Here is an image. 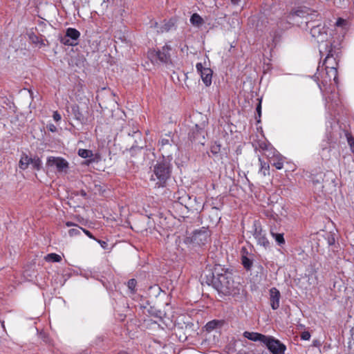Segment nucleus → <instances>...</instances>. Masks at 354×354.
Masks as SVG:
<instances>
[{"label": "nucleus", "mask_w": 354, "mask_h": 354, "mask_svg": "<svg viewBox=\"0 0 354 354\" xmlns=\"http://www.w3.org/2000/svg\"><path fill=\"white\" fill-rule=\"evenodd\" d=\"M310 23L306 21L307 26L310 28V35L319 44V53H326L328 46L335 41L331 36V30L321 22Z\"/></svg>", "instance_id": "nucleus-1"}, {"label": "nucleus", "mask_w": 354, "mask_h": 354, "mask_svg": "<svg viewBox=\"0 0 354 354\" xmlns=\"http://www.w3.org/2000/svg\"><path fill=\"white\" fill-rule=\"evenodd\" d=\"M171 160L172 158L167 159L162 158V160L157 161L154 165L151 179L158 180L156 183L158 187H164L167 180L170 178L171 172L170 161Z\"/></svg>", "instance_id": "nucleus-2"}, {"label": "nucleus", "mask_w": 354, "mask_h": 354, "mask_svg": "<svg viewBox=\"0 0 354 354\" xmlns=\"http://www.w3.org/2000/svg\"><path fill=\"white\" fill-rule=\"evenodd\" d=\"M339 53L340 43L333 41V44L328 46V50L326 53H319L322 57L325 56L323 63L320 65L323 66V68H330L331 75H334L335 70L337 68Z\"/></svg>", "instance_id": "nucleus-3"}, {"label": "nucleus", "mask_w": 354, "mask_h": 354, "mask_svg": "<svg viewBox=\"0 0 354 354\" xmlns=\"http://www.w3.org/2000/svg\"><path fill=\"white\" fill-rule=\"evenodd\" d=\"M331 74L330 68H323V66L319 64L315 76L318 81V86L324 96L328 92V86L331 84L332 81L337 84V71L335 70V74Z\"/></svg>", "instance_id": "nucleus-4"}, {"label": "nucleus", "mask_w": 354, "mask_h": 354, "mask_svg": "<svg viewBox=\"0 0 354 354\" xmlns=\"http://www.w3.org/2000/svg\"><path fill=\"white\" fill-rule=\"evenodd\" d=\"M214 286L218 291L225 295H234L237 293L234 282L227 274H220L214 281Z\"/></svg>", "instance_id": "nucleus-5"}, {"label": "nucleus", "mask_w": 354, "mask_h": 354, "mask_svg": "<svg viewBox=\"0 0 354 354\" xmlns=\"http://www.w3.org/2000/svg\"><path fill=\"white\" fill-rule=\"evenodd\" d=\"M209 232L203 228L196 230L190 236H187L185 243L192 244L193 246H202L209 241Z\"/></svg>", "instance_id": "nucleus-6"}, {"label": "nucleus", "mask_w": 354, "mask_h": 354, "mask_svg": "<svg viewBox=\"0 0 354 354\" xmlns=\"http://www.w3.org/2000/svg\"><path fill=\"white\" fill-rule=\"evenodd\" d=\"M171 48L169 45L165 44L161 50H150L148 52V57L153 64L167 63L170 60V50Z\"/></svg>", "instance_id": "nucleus-7"}, {"label": "nucleus", "mask_w": 354, "mask_h": 354, "mask_svg": "<svg viewBox=\"0 0 354 354\" xmlns=\"http://www.w3.org/2000/svg\"><path fill=\"white\" fill-rule=\"evenodd\" d=\"M159 145V150L161 151L163 158H172L173 153L176 152L178 150L177 146L174 144L173 140L169 135H167L166 138H162Z\"/></svg>", "instance_id": "nucleus-8"}, {"label": "nucleus", "mask_w": 354, "mask_h": 354, "mask_svg": "<svg viewBox=\"0 0 354 354\" xmlns=\"http://www.w3.org/2000/svg\"><path fill=\"white\" fill-rule=\"evenodd\" d=\"M263 345L272 354H283L286 351V346L271 335H267Z\"/></svg>", "instance_id": "nucleus-9"}, {"label": "nucleus", "mask_w": 354, "mask_h": 354, "mask_svg": "<svg viewBox=\"0 0 354 354\" xmlns=\"http://www.w3.org/2000/svg\"><path fill=\"white\" fill-rule=\"evenodd\" d=\"M46 165L49 167H53L58 172H66L68 168V162L63 158L50 156L47 158Z\"/></svg>", "instance_id": "nucleus-10"}, {"label": "nucleus", "mask_w": 354, "mask_h": 354, "mask_svg": "<svg viewBox=\"0 0 354 354\" xmlns=\"http://www.w3.org/2000/svg\"><path fill=\"white\" fill-rule=\"evenodd\" d=\"M80 36V32L75 28H68L66 29V35L62 38L61 41L64 45L75 46Z\"/></svg>", "instance_id": "nucleus-11"}, {"label": "nucleus", "mask_w": 354, "mask_h": 354, "mask_svg": "<svg viewBox=\"0 0 354 354\" xmlns=\"http://www.w3.org/2000/svg\"><path fill=\"white\" fill-rule=\"evenodd\" d=\"M196 68L205 86H209L212 84V69L209 67H204L201 63H197Z\"/></svg>", "instance_id": "nucleus-12"}, {"label": "nucleus", "mask_w": 354, "mask_h": 354, "mask_svg": "<svg viewBox=\"0 0 354 354\" xmlns=\"http://www.w3.org/2000/svg\"><path fill=\"white\" fill-rule=\"evenodd\" d=\"M254 237L257 241V243L265 248H267L270 246V242L266 236V233L262 231V229L260 225H257L254 224Z\"/></svg>", "instance_id": "nucleus-13"}, {"label": "nucleus", "mask_w": 354, "mask_h": 354, "mask_svg": "<svg viewBox=\"0 0 354 354\" xmlns=\"http://www.w3.org/2000/svg\"><path fill=\"white\" fill-rule=\"evenodd\" d=\"M190 138L199 143L203 144L205 140V131L203 128L196 124L189 133Z\"/></svg>", "instance_id": "nucleus-14"}, {"label": "nucleus", "mask_w": 354, "mask_h": 354, "mask_svg": "<svg viewBox=\"0 0 354 354\" xmlns=\"http://www.w3.org/2000/svg\"><path fill=\"white\" fill-rule=\"evenodd\" d=\"M269 292L270 306L273 310H277L279 308L280 292L276 288H270Z\"/></svg>", "instance_id": "nucleus-15"}, {"label": "nucleus", "mask_w": 354, "mask_h": 354, "mask_svg": "<svg viewBox=\"0 0 354 354\" xmlns=\"http://www.w3.org/2000/svg\"><path fill=\"white\" fill-rule=\"evenodd\" d=\"M325 101L326 109L328 111H333L336 106L339 105V103L338 95L332 91L330 95L325 98Z\"/></svg>", "instance_id": "nucleus-16"}, {"label": "nucleus", "mask_w": 354, "mask_h": 354, "mask_svg": "<svg viewBox=\"0 0 354 354\" xmlns=\"http://www.w3.org/2000/svg\"><path fill=\"white\" fill-rule=\"evenodd\" d=\"M243 337L251 341L260 342L263 344L267 335L255 332L245 331L243 333Z\"/></svg>", "instance_id": "nucleus-17"}, {"label": "nucleus", "mask_w": 354, "mask_h": 354, "mask_svg": "<svg viewBox=\"0 0 354 354\" xmlns=\"http://www.w3.org/2000/svg\"><path fill=\"white\" fill-rule=\"evenodd\" d=\"M71 113L74 118L80 124H84L86 119L80 110V107L77 104H73L71 106Z\"/></svg>", "instance_id": "nucleus-18"}, {"label": "nucleus", "mask_w": 354, "mask_h": 354, "mask_svg": "<svg viewBox=\"0 0 354 354\" xmlns=\"http://www.w3.org/2000/svg\"><path fill=\"white\" fill-rule=\"evenodd\" d=\"M309 10L307 8H300L295 10L294 12H291L288 18L290 20H294L295 17H306L308 18L310 16Z\"/></svg>", "instance_id": "nucleus-19"}, {"label": "nucleus", "mask_w": 354, "mask_h": 354, "mask_svg": "<svg viewBox=\"0 0 354 354\" xmlns=\"http://www.w3.org/2000/svg\"><path fill=\"white\" fill-rule=\"evenodd\" d=\"M241 263L247 270H250L253 264L252 259L246 254V249L243 248L241 251Z\"/></svg>", "instance_id": "nucleus-20"}, {"label": "nucleus", "mask_w": 354, "mask_h": 354, "mask_svg": "<svg viewBox=\"0 0 354 354\" xmlns=\"http://www.w3.org/2000/svg\"><path fill=\"white\" fill-rule=\"evenodd\" d=\"M191 24L196 28H201L205 23L203 19L198 14L194 13L189 19Z\"/></svg>", "instance_id": "nucleus-21"}, {"label": "nucleus", "mask_w": 354, "mask_h": 354, "mask_svg": "<svg viewBox=\"0 0 354 354\" xmlns=\"http://www.w3.org/2000/svg\"><path fill=\"white\" fill-rule=\"evenodd\" d=\"M244 346V343L241 341H235L232 344L229 345L228 348V352L230 354H235V351L236 350V348H239L240 346ZM236 354H249L248 353H246L245 351H239Z\"/></svg>", "instance_id": "nucleus-22"}, {"label": "nucleus", "mask_w": 354, "mask_h": 354, "mask_svg": "<svg viewBox=\"0 0 354 354\" xmlns=\"http://www.w3.org/2000/svg\"><path fill=\"white\" fill-rule=\"evenodd\" d=\"M30 164V158L26 154H23L19 160V167L21 169L25 170Z\"/></svg>", "instance_id": "nucleus-23"}, {"label": "nucleus", "mask_w": 354, "mask_h": 354, "mask_svg": "<svg viewBox=\"0 0 354 354\" xmlns=\"http://www.w3.org/2000/svg\"><path fill=\"white\" fill-rule=\"evenodd\" d=\"M221 325V322L218 320H212L207 322L205 326V330L207 332H211L212 330L216 328L218 326Z\"/></svg>", "instance_id": "nucleus-24"}, {"label": "nucleus", "mask_w": 354, "mask_h": 354, "mask_svg": "<svg viewBox=\"0 0 354 354\" xmlns=\"http://www.w3.org/2000/svg\"><path fill=\"white\" fill-rule=\"evenodd\" d=\"M44 259L48 262H59L62 260V257L57 254L50 253L47 254Z\"/></svg>", "instance_id": "nucleus-25"}, {"label": "nucleus", "mask_w": 354, "mask_h": 354, "mask_svg": "<svg viewBox=\"0 0 354 354\" xmlns=\"http://www.w3.org/2000/svg\"><path fill=\"white\" fill-rule=\"evenodd\" d=\"M32 167L34 169H36L37 171L40 170L41 167V160L38 157H35L34 158H30V164Z\"/></svg>", "instance_id": "nucleus-26"}, {"label": "nucleus", "mask_w": 354, "mask_h": 354, "mask_svg": "<svg viewBox=\"0 0 354 354\" xmlns=\"http://www.w3.org/2000/svg\"><path fill=\"white\" fill-rule=\"evenodd\" d=\"M344 133L346 138L347 142L350 147V149H351V151H353L354 150V138L351 135V133L347 131H344Z\"/></svg>", "instance_id": "nucleus-27"}, {"label": "nucleus", "mask_w": 354, "mask_h": 354, "mask_svg": "<svg viewBox=\"0 0 354 354\" xmlns=\"http://www.w3.org/2000/svg\"><path fill=\"white\" fill-rule=\"evenodd\" d=\"M344 133L346 138L347 142L350 147V149H351V151H353L354 150V138L351 135V133L347 131H344Z\"/></svg>", "instance_id": "nucleus-28"}, {"label": "nucleus", "mask_w": 354, "mask_h": 354, "mask_svg": "<svg viewBox=\"0 0 354 354\" xmlns=\"http://www.w3.org/2000/svg\"><path fill=\"white\" fill-rule=\"evenodd\" d=\"M78 155L83 158H91L93 152L91 150L80 149L78 150Z\"/></svg>", "instance_id": "nucleus-29"}, {"label": "nucleus", "mask_w": 354, "mask_h": 354, "mask_svg": "<svg viewBox=\"0 0 354 354\" xmlns=\"http://www.w3.org/2000/svg\"><path fill=\"white\" fill-rule=\"evenodd\" d=\"M271 164H272L277 169H281L283 166V160L281 157L277 158L276 160L273 158Z\"/></svg>", "instance_id": "nucleus-30"}, {"label": "nucleus", "mask_w": 354, "mask_h": 354, "mask_svg": "<svg viewBox=\"0 0 354 354\" xmlns=\"http://www.w3.org/2000/svg\"><path fill=\"white\" fill-rule=\"evenodd\" d=\"M259 161L261 162V169L259 172L263 176H266V175L269 174V165L266 164V162H262L261 158H259Z\"/></svg>", "instance_id": "nucleus-31"}, {"label": "nucleus", "mask_w": 354, "mask_h": 354, "mask_svg": "<svg viewBox=\"0 0 354 354\" xmlns=\"http://www.w3.org/2000/svg\"><path fill=\"white\" fill-rule=\"evenodd\" d=\"M75 227V228H72L68 230V234L70 236H75L81 234V232L82 231V227H79L77 225Z\"/></svg>", "instance_id": "nucleus-32"}, {"label": "nucleus", "mask_w": 354, "mask_h": 354, "mask_svg": "<svg viewBox=\"0 0 354 354\" xmlns=\"http://www.w3.org/2000/svg\"><path fill=\"white\" fill-rule=\"evenodd\" d=\"M272 236L274 237L275 241L278 243L279 245H281L285 243V240H284L283 234L272 233Z\"/></svg>", "instance_id": "nucleus-33"}, {"label": "nucleus", "mask_w": 354, "mask_h": 354, "mask_svg": "<svg viewBox=\"0 0 354 354\" xmlns=\"http://www.w3.org/2000/svg\"><path fill=\"white\" fill-rule=\"evenodd\" d=\"M136 281L134 279H130L127 283L128 288L131 290V292H134L135 288L136 286Z\"/></svg>", "instance_id": "nucleus-34"}, {"label": "nucleus", "mask_w": 354, "mask_h": 354, "mask_svg": "<svg viewBox=\"0 0 354 354\" xmlns=\"http://www.w3.org/2000/svg\"><path fill=\"white\" fill-rule=\"evenodd\" d=\"M335 25L337 28L341 27V28H345L347 25V21L342 18H339L337 20Z\"/></svg>", "instance_id": "nucleus-35"}, {"label": "nucleus", "mask_w": 354, "mask_h": 354, "mask_svg": "<svg viewBox=\"0 0 354 354\" xmlns=\"http://www.w3.org/2000/svg\"><path fill=\"white\" fill-rule=\"evenodd\" d=\"M308 281L310 285L315 286L317 284V277L315 274L309 275Z\"/></svg>", "instance_id": "nucleus-36"}, {"label": "nucleus", "mask_w": 354, "mask_h": 354, "mask_svg": "<svg viewBox=\"0 0 354 354\" xmlns=\"http://www.w3.org/2000/svg\"><path fill=\"white\" fill-rule=\"evenodd\" d=\"M174 24L172 21H169L166 23L163 27L161 28L160 31H169L172 26H174Z\"/></svg>", "instance_id": "nucleus-37"}, {"label": "nucleus", "mask_w": 354, "mask_h": 354, "mask_svg": "<svg viewBox=\"0 0 354 354\" xmlns=\"http://www.w3.org/2000/svg\"><path fill=\"white\" fill-rule=\"evenodd\" d=\"M310 337L311 335L308 331H304L301 334V338L303 340H309L310 339Z\"/></svg>", "instance_id": "nucleus-38"}, {"label": "nucleus", "mask_w": 354, "mask_h": 354, "mask_svg": "<svg viewBox=\"0 0 354 354\" xmlns=\"http://www.w3.org/2000/svg\"><path fill=\"white\" fill-rule=\"evenodd\" d=\"M53 118L56 122H59L62 119L61 115L57 111L53 112Z\"/></svg>", "instance_id": "nucleus-39"}, {"label": "nucleus", "mask_w": 354, "mask_h": 354, "mask_svg": "<svg viewBox=\"0 0 354 354\" xmlns=\"http://www.w3.org/2000/svg\"><path fill=\"white\" fill-rule=\"evenodd\" d=\"M47 129L51 132H56L57 127L53 124H49L47 125Z\"/></svg>", "instance_id": "nucleus-40"}, {"label": "nucleus", "mask_w": 354, "mask_h": 354, "mask_svg": "<svg viewBox=\"0 0 354 354\" xmlns=\"http://www.w3.org/2000/svg\"><path fill=\"white\" fill-rule=\"evenodd\" d=\"M257 112L258 113L259 117H261V102L260 101L257 106Z\"/></svg>", "instance_id": "nucleus-41"}, {"label": "nucleus", "mask_w": 354, "mask_h": 354, "mask_svg": "<svg viewBox=\"0 0 354 354\" xmlns=\"http://www.w3.org/2000/svg\"><path fill=\"white\" fill-rule=\"evenodd\" d=\"M82 232L91 239H94L92 234L87 230L82 228Z\"/></svg>", "instance_id": "nucleus-42"}, {"label": "nucleus", "mask_w": 354, "mask_h": 354, "mask_svg": "<svg viewBox=\"0 0 354 354\" xmlns=\"http://www.w3.org/2000/svg\"><path fill=\"white\" fill-rule=\"evenodd\" d=\"M335 139H336V138H335L334 133L332 132H330V138H328V140H330V143L333 142L334 140H335Z\"/></svg>", "instance_id": "nucleus-43"}, {"label": "nucleus", "mask_w": 354, "mask_h": 354, "mask_svg": "<svg viewBox=\"0 0 354 354\" xmlns=\"http://www.w3.org/2000/svg\"><path fill=\"white\" fill-rule=\"evenodd\" d=\"M81 275H82L83 277H84L86 279H88L90 277H91V272L90 273H88V272H84L82 271H81V273H80Z\"/></svg>", "instance_id": "nucleus-44"}, {"label": "nucleus", "mask_w": 354, "mask_h": 354, "mask_svg": "<svg viewBox=\"0 0 354 354\" xmlns=\"http://www.w3.org/2000/svg\"><path fill=\"white\" fill-rule=\"evenodd\" d=\"M218 150H219V146L212 147V152L214 153H216Z\"/></svg>", "instance_id": "nucleus-45"}, {"label": "nucleus", "mask_w": 354, "mask_h": 354, "mask_svg": "<svg viewBox=\"0 0 354 354\" xmlns=\"http://www.w3.org/2000/svg\"><path fill=\"white\" fill-rule=\"evenodd\" d=\"M66 225L67 227H72V226H75L76 225H75V224H74V223H72V222L68 221V222H66Z\"/></svg>", "instance_id": "nucleus-46"}, {"label": "nucleus", "mask_w": 354, "mask_h": 354, "mask_svg": "<svg viewBox=\"0 0 354 354\" xmlns=\"http://www.w3.org/2000/svg\"><path fill=\"white\" fill-rule=\"evenodd\" d=\"M335 243V239L333 237H332L331 239H328V243L330 245H332Z\"/></svg>", "instance_id": "nucleus-47"}, {"label": "nucleus", "mask_w": 354, "mask_h": 354, "mask_svg": "<svg viewBox=\"0 0 354 354\" xmlns=\"http://www.w3.org/2000/svg\"><path fill=\"white\" fill-rule=\"evenodd\" d=\"M232 3L234 4V5H238L240 0H230Z\"/></svg>", "instance_id": "nucleus-48"}, {"label": "nucleus", "mask_w": 354, "mask_h": 354, "mask_svg": "<svg viewBox=\"0 0 354 354\" xmlns=\"http://www.w3.org/2000/svg\"><path fill=\"white\" fill-rule=\"evenodd\" d=\"M351 337H352L353 340H354V326L351 328Z\"/></svg>", "instance_id": "nucleus-49"}, {"label": "nucleus", "mask_w": 354, "mask_h": 354, "mask_svg": "<svg viewBox=\"0 0 354 354\" xmlns=\"http://www.w3.org/2000/svg\"><path fill=\"white\" fill-rule=\"evenodd\" d=\"M279 35V33H277V32H274V35H273V39L274 40H276L277 39V37Z\"/></svg>", "instance_id": "nucleus-50"}, {"label": "nucleus", "mask_w": 354, "mask_h": 354, "mask_svg": "<svg viewBox=\"0 0 354 354\" xmlns=\"http://www.w3.org/2000/svg\"><path fill=\"white\" fill-rule=\"evenodd\" d=\"M314 184H320L319 180H313Z\"/></svg>", "instance_id": "nucleus-51"}, {"label": "nucleus", "mask_w": 354, "mask_h": 354, "mask_svg": "<svg viewBox=\"0 0 354 354\" xmlns=\"http://www.w3.org/2000/svg\"><path fill=\"white\" fill-rule=\"evenodd\" d=\"M100 243H101L102 246H103L104 244H106V243L104 241H102V242L100 241Z\"/></svg>", "instance_id": "nucleus-52"}, {"label": "nucleus", "mask_w": 354, "mask_h": 354, "mask_svg": "<svg viewBox=\"0 0 354 354\" xmlns=\"http://www.w3.org/2000/svg\"><path fill=\"white\" fill-rule=\"evenodd\" d=\"M100 243H101L102 246H103L104 244H106V243L104 241H102V242L100 241Z\"/></svg>", "instance_id": "nucleus-53"}, {"label": "nucleus", "mask_w": 354, "mask_h": 354, "mask_svg": "<svg viewBox=\"0 0 354 354\" xmlns=\"http://www.w3.org/2000/svg\"><path fill=\"white\" fill-rule=\"evenodd\" d=\"M323 146V149L324 150L325 149H327V147L326 145H322Z\"/></svg>", "instance_id": "nucleus-54"}, {"label": "nucleus", "mask_w": 354, "mask_h": 354, "mask_svg": "<svg viewBox=\"0 0 354 354\" xmlns=\"http://www.w3.org/2000/svg\"><path fill=\"white\" fill-rule=\"evenodd\" d=\"M119 354H129V353H126V352H121V353H120Z\"/></svg>", "instance_id": "nucleus-55"}, {"label": "nucleus", "mask_w": 354, "mask_h": 354, "mask_svg": "<svg viewBox=\"0 0 354 354\" xmlns=\"http://www.w3.org/2000/svg\"><path fill=\"white\" fill-rule=\"evenodd\" d=\"M337 127H338V125H337V124H335V126H334V128H337Z\"/></svg>", "instance_id": "nucleus-56"}, {"label": "nucleus", "mask_w": 354, "mask_h": 354, "mask_svg": "<svg viewBox=\"0 0 354 354\" xmlns=\"http://www.w3.org/2000/svg\"><path fill=\"white\" fill-rule=\"evenodd\" d=\"M157 25H158V23H157V22H155V23H154V26H155V27H156V26H157Z\"/></svg>", "instance_id": "nucleus-57"}]
</instances>
